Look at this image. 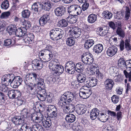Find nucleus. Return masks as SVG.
<instances>
[{
    "mask_svg": "<svg viewBox=\"0 0 131 131\" xmlns=\"http://www.w3.org/2000/svg\"><path fill=\"white\" fill-rule=\"evenodd\" d=\"M14 76V75L12 74L5 75L2 78V83L6 85H10L11 82Z\"/></svg>",
    "mask_w": 131,
    "mask_h": 131,
    "instance_id": "obj_11",
    "label": "nucleus"
},
{
    "mask_svg": "<svg viewBox=\"0 0 131 131\" xmlns=\"http://www.w3.org/2000/svg\"><path fill=\"white\" fill-rule=\"evenodd\" d=\"M117 51V47L115 46H113L108 49L106 51V53L108 56L112 57L116 53Z\"/></svg>",
    "mask_w": 131,
    "mask_h": 131,
    "instance_id": "obj_22",
    "label": "nucleus"
},
{
    "mask_svg": "<svg viewBox=\"0 0 131 131\" xmlns=\"http://www.w3.org/2000/svg\"><path fill=\"white\" fill-rule=\"evenodd\" d=\"M78 122L74 124L72 127V129L74 131H81L83 128L81 126Z\"/></svg>",
    "mask_w": 131,
    "mask_h": 131,
    "instance_id": "obj_42",
    "label": "nucleus"
},
{
    "mask_svg": "<svg viewBox=\"0 0 131 131\" xmlns=\"http://www.w3.org/2000/svg\"><path fill=\"white\" fill-rule=\"evenodd\" d=\"M65 119L66 121L69 123H73L76 119V117L75 115L73 114H69L66 116Z\"/></svg>",
    "mask_w": 131,
    "mask_h": 131,
    "instance_id": "obj_31",
    "label": "nucleus"
},
{
    "mask_svg": "<svg viewBox=\"0 0 131 131\" xmlns=\"http://www.w3.org/2000/svg\"><path fill=\"white\" fill-rule=\"evenodd\" d=\"M8 91L7 95L11 99H15V90H12Z\"/></svg>",
    "mask_w": 131,
    "mask_h": 131,
    "instance_id": "obj_48",
    "label": "nucleus"
},
{
    "mask_svg": "<svg viewBox=\"0 0 131 131\" xmlns=\"http://www.w3.org/2000/svg\"><path fill=\"white\" fill-rule=\"evenodd\" d=\"M68 11L70 14L74 15L77 16L81 14L82 9L79 5L73 4L68 7Z\"/></svg>",
    "mask_w": 131,
    "mask_h": 131,
    "instance_id": "obj_6",
    "label": "nucleus"
},
{
    "mask_svg": "<svg viewBox=\"0 0 131 131\" xmlns=\"http://www.w3.org/2000/svg\"><path fill=\"white\" fill-rule=\"evenodd\" d=\"M99 114V110L97 108H94L90 112V118L92 120H94Z\"/></svg>",
    "mask_w": 131,
    "mask_h": 131,
    "instance_id": "obj_24",
    "label": "nucleus"
},
{
    "mask_svg": "<svg viewBox=\"0 0 131 131\" xmlns=\"http://www.w3.org/2000/svg\"><path fill=\"white\" fill-rule=\"evenodd\" d=\"M86 76L84 74L81 73L78 74L77 76V78L78 81L80 83H86L87 80Z\"/></svg>",
    "mask_w": 131,
    "mask_h": 131,
    "instance_id": "obj_27",
    "label": "nucleus"
},
{
    "mask_svg": "<svg viewBox=\"0 0 131 131\" xmlns=\"http://www.w3.org/2000/svg\"><path fill=\"white\" fill-rule=\"evenodd\" d=\"M52 6L50 2H45L42 4L39 2L35 3L32 5L31 9L32 10L34 11L36 13H38L41 10V9L46 11H49Z\"/></svg>",
    "mask_w": 131,
    "mask_h": 131,
    "instance_id": "obj_4",
    "label": "nucleus"
},
{
    "mask_svg": "<svg viewBox=\"0 0 131 131\" xmlns=\"http://www.w3.org/2000/svg\"><path fill=\"white\" fill-rule=\"evenodd\" d=\"M104 84L106 89L108 90H111L115 84L114 81L109 78L104 81Z\"/></svg>",
    "mask_w": 131,
    "mask_h": 131,
    "instance_id": "obj_21",
    "label": "nucleus"
},
{
    "mask_svg": "<svg viewBox=\"0 0 131 131\" xmlns=\"http://www.w3.org/2000/svg\"><path fill=\"white\" fill-rule=\"evenodd\" d=\"M64 34L63 31L60 28H56L51 30L50 33V38L52 40H58L61 39Z\"/></svg>",
    "mask_w": 131,
    "mask_h": 131,
    "instance_id": "obj_5",
    "label": "nucleus"
},
{
    "mask_svg": "<svg viewBox=\"0 0 131 131\" xmlns=\"http://www.w3.org/2000/svg\"><path fill=\"white\" fill-rule=\"evenodd\" d=\"M117 69L116 67L113 66L110 67L109 69V72L110 74L114 73Z\"/></svg>",
    "mask_w": 131,
    "mask_h": 131,
    "instance_id": "obj_64",
    "label": "nucleus"
},
{
    "mask_svg": "<svg viewBox=\"0 0 131 131\" xmlns=\"http://www.w3.org/2000/svg\"><path fill=\"white\" fill-rule=\"evenodd\" d=\"M94 41L93 39H89L86 40L84 44V47L85 48L88 49L94 44Z\"/></svg>",
    "mask_w": 131,
    "mask_h": 131,
    "instance_id": "obj_34",
    "label": "nucleus"
},
{
    "mask_svg": "<svg viewBox=\"0 0 131 131\" xmlns=\"http://www.w3.org/2000/svg\"><path fill=\"white\" fill-rule=\"evenodd\" d=\"M22 81V79L20 77L14 76L11 82L10 85L13 88H17L21 84Z\"/></svg>",
    "mask_w": 131,
    "mask_h": 131,
    "instance_id": "obj_15",
    "label": "nucleus"
},
{
    "mask_svg": "<svg viewBox=\"0 0 131 131\" xmlns=\"http://www.w3.org/2000/svg\"><path fill=\"white\" fill-rule=\"evenodd\" d=\"M68 21L67 19H62L59 21L58 24L61 27H66L68 25Z\"/></svg>",
    "mask_w": 131,
    "mask_h": 131,
    "instance_id": "obj_40",
    "label": "nucleus"
},
{
    "mask_svg": "<svg viewBox=\"0 0 131 131\" xmlns=\"http://www.w3.org/2000/svg\"><path fill=\"white\" fill-rule=\"evenodd\" d=\"M75 96V95L73 93L69 91L66 92L61 96L62 98L68 103L72 102Z\"/></svg>",
    "mask_w": 131,
    "mask_h": 131,
    "instance_id": "obj_14",
    "label": "nucleus"
},
{
    "mask_svg": "<svg viewBox=\"0 0 131 131\" xmlns=\"http://www.w3.org/2000/svg\"><path fill=\"white\" fill-rule=\"evenodd\" d=\"M30 118L31 121L33 122H35L38 123H39V125H42L44 120L45 119L43 117H39L37 116H34L31 115L30 116Z\"/></svg>",
    "mask_w": 131,
    "mask_h": 131,
    "instance_id": "obj_26",
    "label": "nucleus"
},
{
    "mask_svg": "<svg viewBox=\"0 0 131 131\" xmlns=\"http://www.w3.org/2000/svg\"><path fill=\"white\" fill-rule=\"evenodd\" d=\"M42 126L39 124L34 125V131H44Z\"/></svg>",
    "mask_w": 131,
    "mask_h": 131,
    "instance_id": "obj_54",
    "label": "nucleus"
},
{
    "mask_svg": "<svg viewBox=\"0 0 131 131\" xmlns=\"http://www.w3.org/2000/svg\"><path fill=\"white\" fill-rule=\"evenodd\" d=\"M68 33L70 36L74 38H76L79 37L81 34V30L78 27L74 26L70 28Z\"/></svg>",
    "mask_w": 131,
    "mask_h": 131,
    "instance_id": "obj_8",
    "label": "nucleus"
},
{
    "mask_svg": "<svg viewBox=\"0 0 131 131\" xmlns=\"http://www.w3.org/2000/svg\"><path fill=\"white\" fill-rule=\"evenodd\" d=\"M74 62L72 61H69L65 64V69L66 71L70 74H74L75 71Z\"/></svg>",
    "mask_w": 131,
    "mask_h": 131,
    "instance_id": "obj_10",
    "label": "nucleus"
},
{
    "mask_svg": "<svg viewBox=\"0 0 131 131\" xmlns=\"http://www.w3.org/2000/svg\"><path fill=\"white\" fill-rule=\"evenodd\" d=\"M27 30L24 27H21L17 29L15 33L17 36L18 37H22L23 42L26 44L31 43L34 38V36L33 33H27Z\"/></svg>",
    "mask_w": 131,
    "mask_h": 131,
    "instance_id": "obj_3",
    "label": "nucleus"
},
{
    "mask_svg": "<svg viewBox=\"0 0 131 131\" xmlns=\"http://www.w3.org/2000/svg\"><path fill=\"white\" fill-rule=\"evenodd\" d=\"M56 79L54 78L48 76L46 79V81L48 84H53L56 81Z\"/></svg>",
    "mask_w": 131,
    "mask_h": 131,
    "instance_id": "obj_51",
    "label": "nucleus"
},
{
    "mask_svg": "<svg viewBox=\"0 0 131 131\" xmlns=\"http://www.w3.org/2000/svg\"><path fill=\"white\" fill-rule=\"evenodd\" d=\"M107 30H103L102 28H99L97 29V34L101 36H104L106 34Z\"/></svg>",
    "mask_w": 131,
    "mask_h": 131,
    "instance_id": "obj_44",
    "label": "nucleus"
},
{
    "mask_svg": "<svg viewBox=\"0 0 131 131\" xmlns=\"http://www.w3.org/2000/svg\"><path fill=\"white\" fill-rule=\"evenodd\" d=\"M99 68L97 64H93L90 68V71L92 74H95L99 71Z\"/></svg>",
    "mask_w": 131,
    "mask_h": 131,
    "instance_id": "obj_33",
    "label": "nucleus"
},
{
    "mask_svg": "<svg viewBox=\"0 0 131 131\" xmlns=\"http://www.w3.org/2000/svg\"><path fill=\"white\" fill-rule=\"evenodd\" d=\"M97 15L94 14L90 15L88 17V21L90 24H93L97 20Z\"/></svg>",
    "mask_w": 131,
    "mask_h": 131,
    "instance_id": "obj_29",
    "label": "nucleus"
},
{
    "mask_svg": "<svg viewBox=\"0 0 131 131\" xmlns=\"http://www.w3.org/2000/svg\"><path fill=\"white\" fill-rule=\"evenodd\" d=\"M50 19L49 13L45 14L41 17L39 20V23L41 26H43L49 22Z\"/></svg>",
    "mask_w": 131,
    "mask_h": 131,
    "instance_id": "obj_17",
    "label": "nucleus"
},
{
    "mask_svg": "<svg viewBox=\"0 0 131 131\" xmlns=\"http://www.w3.org/2000/svg\"><path fill=\"white\" fill-rule=\"evenodd\" d=\"M118 67L122 69L126 68V61L124 58H121L118 60Z\"/></svg>",
    "mask_w": 131,
    "mask_h": 131,
    "instance_id": "obj_36",
    "label": "nucleus"
},
{
    "mask_svg": "<svg viewBox=\"0 0 131 131\" xmlns=\"http://www.w3.org/2000/svg\"><path fill=\"white\" fill-rule=\"evenodd\" d=\"M24 119L22 116H16L14 117L12 119L13 123L16 125H20L25 123Z\"/></svg>",
    "mask_w": 131,
    "mask_h": 131,
    "instance_id": "obj_20",
    "label": "nucleus"
},
{
    "mask_svg": "<svg viewBox=\"0 0 131 131\" xmlns=\"http://www.w3.org/2000/svg\"><path fill=\"white\" fill-rule=\"evenodd\" d=\"M30 12L28 9L24 10L21 12V15L24 18H28L30 15Z\"/></svg>",
    "mask_w": 131,
    "mask_h": 131,
    "instance_id": "obj_46",
    "label": "nucleus"
},
{
    "mask_svg": "<svg viewBox=\"0 0 131 131\" xmlns=\"http://www.w3.org/2000/svg\"><path fill=\"white\" fill-rule=\"evenodd\" d=\"M74 38L72 37L67 38L66 41V44L69 46H72L74 45L75 41Z\"/></svg>",
    "mask_w": 131,
    "mask_h": 131,
    "instance_id": "obj_39",
    "label": "nucleus"
},
{
    "mask_svg": "<svg viewBox=\"0 0 131 131\" xmlns=\"http://www.w3.org/2000/svg\"><path fill=\"white\" fill-rule=\"evenodd\" d=\"M34 125L31 124L30 123H27L25 131H34Z\"/></svg>",
    "mask_w": 131,
    "mask_h": 131,
    "instance_id": "obj_55",
    "label": "nucleus"
},
{
    "mask_svg": "<svg viewBox=\"0 0 131 131\" xmlns=\"http://www.w3.org/2000/svg\"><path fill=\"white\" fill-rule=\"evenodd\" d=\"M21 94V93L19 90H15V99H17L18 100L21 101L22 103L24 101L23 100V98Z\"/></svg>",
    "mask_w": 131,
    "mask_h": 131,
    "instance_id": "obj_38",
    "label": "nucleus"
},
{
    "mask_svg": "<svg viewBox=\"0 0 131 131\" xmlns=\"http://www.w3.org/2000/svg\"><path fill=\"white\" fill-rule=\"evenodd\" d=\"M124 41L122 40H121L119 41V48L121 51H122L124 49Z\"/></svg>",
    "mask_w": 131,
    "mask_h": 131,
    "instance_id": "obj_63",
    "label": "nucleus"
},
{
    "mask_svg": "<svg viewBox=\"0 0 131 131\" xmlns=\"http://www.w3.org/2000/svg\"><path fill=\"white\" fill-rule=\"evenodd\" d=\"M102 16L104 18L107 19H110L112 18V14L111 13L104 11L103 12L102 14Z\"/></svg>",
    "mask_w": 131,
    "mask_h": 131,
    "instance_id": "obj_45",
    "label": "nucleus"
},
{
    "mask_svg": "<svg viewBox=\"0 0 131 131\" xmlns=\"http://www.w3.org/2000/svg\"><path fill=\"white\" fill-rule=\"evenodd\" d=\"M126 68L127 70H130L131 69V59L126 60Z\"/></svg>",
    "mask_w": 131,
    "mask_h": 131,
    "instance_id": "obj_58",
    "label": "nucleus"
},
{
    "mask_svg": "<svg viewBox=\"0 0 131 131\" xmlns=\"http://www.w3.org/2000/svg\"><path fill=\"white\" fill-rule=\"evenodd\" d=\"M26 85H27V89L28 90L30 94L32 95H35L37 93L38 86L35 83H28V84L25 83Z\"/></svg>",
    "mask_w": 131,
    "mask_h": 131,
    "instance_id": "obj_13",
    "label": "nucleus"
},
{
    "mask_svg": "<svg viewBox=\"0 0 131 131\" xmlns=\"http://www.w3.org/2000/svg\"><path fill=\"white\" fill-rule=\"evenodd\" d=\"M37 85L38 89L37 96L39 100L44 101L47 98V101L49 103L53 101L54 97L52 93L48 95L45 85L43 79H38Z\"/></svg>",
    "mask_w": 131,
    "mask_h": 131,
    "instance_id": "obj_2",
    "label": "nucleus"
},
{
    "mask_svg": "<svg viewBox=\"0 0 131 131\" xmlns=\"http://www.w3.org/2000/svg\"><path fill=\"white\" fill-rule=\"evenodd\" d=\"M82 61L85 64L89 65L92 64L94 61L93 58L89 59H82Z\"/></svg>",
    "mask_w": 131,
    "mask_h": 131,
    "instance_id": "obj_47",
    "label": "nucleus"
},
{
    "mask_svg": "<svg viewBox=\"0 0 131 131\" xmlns=\"http://www.w3.org/2000/svg\"><path fill=\"white\" fill-rule=\"evenodd\" d=\"M51 122L50 120L45 119L41 126H43L46 128H48L51 126Z\"/></svg>",
    "mask_w": 131,
    "mask_h": 131,
    "instance_id": "obj_41",
    "label": "nucleus"
},
{
    "mask_svg": "<svg viewBox=\"0 0 131 131\" xmlns=\"http://www.w3.org/2000/svg\"><path fill=\"white\" fill-rule=\"evenodd\" d=\"M55 67H54L53 70V75L56 76H58L61 75L64 71V68L58 62Z\"/></svg>",
    "mask_w": 131,
    "mask_h": 131,
    "instance_id": "obj_12",
    "label": "nucleus"
},
{
    "mask_svg": "<svg viewBox=\"0 0 131 131\" xmlns=\"http://www.w3.org/2000/svg\"><path fill=\"white\" fill-rule=\"evenodd\" d=\"M9 2L7 0L4 1L1 4V7L2 9H6L9 7Z\"/></svg>",
    "mask_w": 131,
    "mask_h": 131,
    "instance_id": "obj_52",
    "label": "nucleus"
},
{
    "mask_svg": "<svg viewBox=\"0 0 131 131\" xmlns=\"http://www.w3.org/2000/svg\"><path fill=\"white\" fill-rule=\"evenodd\" d=\"M24 21L25 23L23 24L24 26L23 27H24L27 30V29L31 27V22L29 21L24 20Z\"/></svg>",
    "mask_w": 131,
    "mask_h": 131,
    "instance_id": "obj_57",
    "label": "nucleus"
},
{
    "mask_svg": "<svg viewBox=\"0 0 131 131\" xmlns=\"http://www.w3.org/2000/svg\"><path fill=\"white\" fill-rule=\"evenodd\" d=\"M124 73L126 77V78H128V81L129 82L131 81V71L129 73H128L126 70L124 71Z\"/></svg>",
    "mask_w": 131,
    "mask_h": 131,
    "instance_id": "obj_61",
    "label": "nucleus"
},
{
    "mask_svg": "<svg viewBox=\"0 0 131 131\" xmlns=\"http://www.w3.org/2000/svg\"><path fill=\"white\" fill-rule=\"evenodd\" d=\"M10 15V12L8 11L2 13L1 16V18L2 19H4L6 17H8Z\"/></svg>",
    "mask_w": 131,
    "mask_h": 131,
    "instance_id": "obj_60",
    "label": "nucleus"
},
{
    "mask_svg": "<svg viewBox=\"0 0 131 131\" xmlns=\"http://www.w3.org/2000/svg\"><path fill=\"white\" fill-rule=\"evenodd\" d=\"M7 29L10 34V33L11 34H14L17 30L16 25L14 24H12L8 27Z\"/></svg>",
    "mask_w": 131,
    "mask_h": 131,
    "instance_id": "obj_35",
    "label": "nucleus"
},
{
    "mask_svg": "<svg viewBox=\"0 0 131 131\" xmlns=\"http://www.w3.org/2000/svg\"><path fill=\"white\" fill-rule=\"evenodd\" d=\"M56 15L57 17H61L66 14V8L64 6H61L54 10Z\"/></svg>",
    "mask_w": 131,
    "mask_h": 131,
    "instance_id": "obj_19",
    "label": "nucleus"
},
{
    "mask_svg": "<svg viewBox=\"0 0 131 131\" xmlns=\"http://www.w3.org/2000/svg\"><path fill=\"white\" fill-rule=\"evenodd\" d=\"M75 111L76 113L79 115L84 114L87 111L86 106L84 105H82L78 104L76 105Z\"/></svg>",
    "mask_w": 131,
    "mask_h": 131,
    "instance_id": "obj_18",
    "label": "nucleus"
},
{
    "mask_svg": "<svg viewBox=\"0 0 131 131\" xmlns=\"http://www.w3.org/2000/svg\"><path fill=\"white\" fill-rule=\"evenodd\" d=\"M111 100L114 103H116L118 102L119 98L117 95H114L112 97Z\"/></svg>",
    "mask_w": 131,
    "mask_h": 131,
    "instance_id": "obj_62",
    "label": "nucleus"
},
{
    "mask_svg": "<svg viewBox=\"0 0 131 131\" xmlns=\"http://www.w3.org/2000/svg\"><path fill=\"white\" fill-rule=\"evenodd\" d=\"M84 69V65L82 63H78L75 65L74 70L79 73L82 72Z\"/></svg>",
    "mask_w": 131,
    "mask_h": 131,
    "instance_id": "obj_30",
    "label": "nucleus"
},
{
    "mask_svg": "<svg viewBox=\"0 0 131 131\" xmlns=\"http://www.w3.org/2000/svg\"><path fill=\"white\" fill-rule=\"evenodd\" d=\"M67 102L61 96L60 99L59 100L58 104L60 107L64 109L65 108V106L67 104Z\"/></svg>",
    "mask_w": 131,
    "mask_h": 131,
    "instance_id": "obj_43",
    "label": "nucleus"
},
{
    "mask_svg": "<svg viewBox=\"0 0 131 131\" xmlns=\"http://www.w3.org/2000/svg\"><path fill=\"white\" fill-rule=\"evenodd\" d=\"M50 113L49 116L52 118H56L57 115V109L54 105H50L49 106V108L48 109Z\"/></svg>",
    "mask_w": 131,
    "mask_h": 131,
    "instance_id": "obj_16",
    "label": "nucleus"
},
{
    "mask_svg": "<svg viewBox=\"0 0 131 131\" xmlns=\"http://www.w3.org/2000/svg\"><path fill=\"white\" fill-rule=\"evenodd\" d=\"M116 32L117 35L122 38H124L125 37V31L121 27H117L116 30Z\"/></svg>",
    "mask_w": 131,
    "mask_h": 131,
    "instance_id": "obj_37",
    "label": "nucleus"
},
{
    "mask_svg": "<svg viewBox=\"0 0 131 131\" xmlns=\"http://www.w3.org/2000/svg\"><path fill=\"white\" fill-rule=\"evenodd\" d=\"M76 107L73 104H70L66 106L63 109L64 112L66 113H72L75 110Z\"/></svg>",
    "mask_w": 131,
    "mask_h": 131,
    "instance_id": "obj_23",
    "label": "nucleus"
},
{
    "mask_svg": "<svg viewBox=\"0 0 131 131\" xmlns=\"http://www.w3.org/2000/svg\"><path fill=\"white\" fill-rule=\"evenodd\" d=\"M35 108L36 109L38 108V110L37 111H38L39 112H41L45 110L44 106L43 104H37L35 106Z\"/></svg>",
    "mask_w": 131,
    "mask_h": 131,
    "instance_id": "obj_56",
    "label": "nucleus"
},
{
    "mask_svg": "<svg viewBox=\"0 0 131 131\" xmlns=\"http://www.w3.org/2000/svg\"><path fill=\"white\" fill-rule=\"evenodd\" d=\"M103 50V45L100 43L94 45L93 49V52L96 54H99L101 53Z\"/></svg>",
    "mask_w": 131,
    "mask_h": 131,
    "instance_id": "obj_25",
    "label": "nucleus"
},
{
    "mask_svg": "<svg viewBox=\"0 0 131 131\" xmlns=\"http://www.w3.org/2000/svg\"><path fill=\"white\" fill-rule=\"evenodd\" d=\"M98 80L97 79H94L93 78H90L89 80H88L86 82V84L88 85L90 87H92L95 86L97 85V83Z\"/></svg>",
    "mask_w": 131,
    "mask_h": 131,
    "instance_id": "obj_28",
    "label": "nucleus"
},
{
    "mask_svg": "<svg viewBox=\"0 0 131 131\" xmlns=\"http://www.w3.org/2000/svg\"><path fill=\"white\" fill-rule=\"evenodd\" d=\"M93 58L92 54L90 53L85 52L82 56L81 59H87Z\"/></svg>",
    "mask_w": 131,
    "mask_h": 131,
    "instance_id": "obj_50",
    "label": "nucleus"
},
{
    "mask_svg": "<svg viewBox=\"0 0 131 131\" xmlns=\"http://www.w3.org/2000/svg\"><path fill=\"white\" fill-rule=\"evenodd\" d=\"M28 110L25 108H24L21 111V116L25 119L28 117Z\"/></svg>",
    "mask_w": 131,
    "mask_h": 131,
    "instance_id": "obj_49",
    "label": "nucleus"
},
{
    "mask_svg": "<svg viewBox=\"0 0 131 131\" xmlns=\"http://www.w3.org/2000/svg\"><path fill=\"white\" fill-rule=\"evenodd\" d=\"M88 89L85 86H83L80 89L79 93L80 97L83 99H86L90 96L92 92L91 90Z\"/></svg>",
    "mask_w": 131,
    "mask_h": 131,
    "instance_id": "obj_9",
    "label": "nucleus"
},
{
    "mask_svg": "<svg viewBox=\"0 0 131 131\" xmlns=\"http://www.w3.org/2000/svg\"><path fill=\"white\" fill-rule=\"evenodd\" d=\"M70 15V16L67 18V20H68L70 23L73 24L75 23L77 21L78 16L74 15Z\"/></svg>",
    "mask_w": 131,
    "mask_h": 131,
    "instance_id": "obj_32",
    "label": "nucleus"
},
{
    "mask_svg": "<svg viewBox=\"0 0 131 131\" xmlns=\"http://www.w3.org/2000/svg\"><path fill=\"white\" fill-rule=\"evenodd\" d=\"M95 74H96V78L99 80H100V81H101L104 77V75L103 74L100 72L99 71Z\"/></svg>",
    "mask_w": 131,
    "mask_h": 131,
    "instance_id": "obj_59",
    "label": "nucleus"
},
{
    "mask_svg": "<svg viewBox=\"0 0 131 131\" xmlns=\"http://www.w3.org/2000/svg\"><path fill=\"white\" fill-rule=\"evenodd\" d=\"M38 74L35 72H31L27 74L25 78L24 82L28 84L31 81H36L37 85L38 81L39 79H43L40 78H37Z\"/></svg>",
    "mask_w": 131,
    "mask_h": 131,
    "instance_id": "obj_7",
    "label": "nucleus"
},
{
    "mask_svg": "<svg viewBox=\"0 0 131 131\" xmlns=\"http://www.w3.org/2000/svg\"><path fill=\"white\" fill-rule=\"evenodd\" d=\"M53 47L50 45H47L45 48L39 52V56L40 60L35 59L32 63V68L36 70H40L43 67V62H47L50 61L53 57Z\"/></svg>",
    "mask_w": 131,
    "mask_h": 131,
    "instance_id": "obj_1",
    "label": "nucleus"
},
{
    "mask_svg": "<svg viewBox=\"0 0 131 131\" xmlns=\"http://www.w3.org/2000/svg\"><path fill=\"white\" fill-rule=\"evenodd\" d=\"M116 15L115 17L116 19H121L123 17L124 15L122 12L117 11L115 13Z\"/></svg>",
    "mask_w": 131,
    "mask_h": 131,
    "instance_id": "obj_53",
    "label": "nucleus"
}]
</instances>
